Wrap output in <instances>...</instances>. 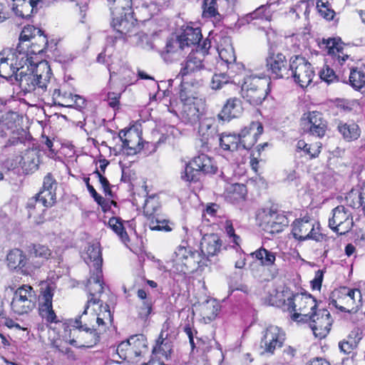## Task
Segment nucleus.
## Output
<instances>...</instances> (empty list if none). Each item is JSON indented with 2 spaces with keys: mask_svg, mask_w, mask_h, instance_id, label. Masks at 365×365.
Returning a JSON list of instances; mask_svg holds the SVG:
<instances>
[{
  "mask_svg": "<svg viewBox=\"0 0 365 365\" xmlns=\"http://www.w3.org/2000/svg\"><path fill=\"white\" fill-rule=\"evenodd\" d=\"M349 82L351 86L356 89L362 88L365 85L364 73L357 68L351 69L349 75Z\"/></svg>",
  "mask_w": 365,
  "mask_h": 365,
  "instance_id": "8fccbe9b",
  "label": "nucleus"
},
{
  "mask_svg": "<svg viewBox=\"0 0 365 365\" xmlns=\"http://www.w3.org/2000/svg\"><path fill=\"white\" fill-rule=\"evenodd\" d=\"M51 250L48 247L41 245H34L30 251L29 261L33 270L39 268L43 262L51 256Z\"/></svg>",
  "mask_w": 365,
  "mask_h": 365,
  "instance_id": "72a5a7b5",
  "label": "nucleus"
},
{
  "mask_svg": "<svg viewBox=\"0 0 365 365\" xmlns=\"http://www.w3.org/2000/svg\"><path fill=\"white\" fill-rule=\"evenodd\" d=\"M292 233L299 241L313 240L322 242L324 237L319 232V226L315 227V221L307 217L295 220L292 225Z\"/></svg>",
  "mask_w": 365,
  "mask_h": 365,
  "instance_id": "f8f14e48",
  "label": "nucleus"
},
{
  "mask_svg": "<svg viewBox=\"0 0 365 365\" xmlns=\"http://www.w3.org/2000/svg\"><path fill=\"white\" fill-rule=\"evenodd\" d=\"M113 1L114 6L111 8L113 16L112 26L120 34H127L133 26L128 20L131 14V0H108Z\"/></svg>",
  "mask_w": 365,
  "mask_h": 365,
  "instance_id": "1a4fd4ad",
  "label": "nucleus"
},
{
  "mask_svg": "<svg viewBox=\"0 0 365 365\" xmlns=\"http://www.w3.org/2000/svg\"><path fill=\"white\" fill-rule=\"evenodd\" d=\"M200 314L205 323H210L215 319L220 309L218 302L213 299H207L205 302L196 306Z\"/></svg>",
  "mask_w": 365,
  "mask_h": 365,
  "instance_id": "473e14b6",
  "label": "nucleus"
},
{
  "mask_svg": "<svg viewBox=\"0 0 365 365\" xmlns=\"http://www.w3.org/2000/svg\"><path fill=\"white\" fill-rule=\"evenodd\" d=\"M231 81V76L227 73H221L219 74H215L212 76L210 86L212 89L217 90L220 89L224 85Z\"/></svg>",
  "mask_w": 365,
  "mask_h": 365,
  "instance_id": "4d7b16f0",
  "label": "nucleus"
},
{
  "mask_svg": "<svg viewBox=\"0 0 365 365\" xmlns=\"http://www.w3.org/2000/svg\"><path fill=\"white\" fill-rule=\"evenodd\" d=\"M222 242L216 234L205 235L200 242L201 252L207 257L215 256L220 251Z\"/></svg>",
  "mask_w": 365,
  "mask_h": 365,
  "instance_id": "2f4dec72",
  "label": "nucleus"
},
{
  "mask_svg": "<svg viewBox=\"0 0 365 365\" xmlns=\"http://www.w3.org/2000/svg\"><path fill=\"white\" fill-rule=\"evenodd\" d=\"M301 125L304 132L320 138L325 135L327 130V122L318 111L304 113L301 118Z\"/></svg>",
  "mask_w": 365,
  "mask_h": 365,
  "instance_id": "a211bd4d",
  "label": "nucleus"
},
{
  "mask_svg": "<svg viewBox=\"0 0 365 365\" xmlns=\"http://www.w3.org/2000/svg\"><path fill=\"white\" fill-rule=\"evenodd\" d=\"M317 8L318 9L319 13L324 19L327 20L333 19L335 12L331 8L330 4L327 0H317Z\"/></svg>",
  "mask_w": 365,
  "mask_h": 365,
  "instance_id": "5fc2aeb1",
  "label": "nucleus"
},
{
  "mask_svg": "<svg viewBox=\"0 0 365 365\" xmlns=\"http://www.w3.org/2000/svg\"><path fill=\"white\" fill-rule=\"evenodd\" d=\"M338 129L347 141L356 140L360 136V129L356 123H342L338 125Z\"/></svg>",
  "mask_w": 365,
  "mask_h": 365,
  "instance_id": "a19ab883",
  "label": "nucleus"
},
{
  "mask_svg": "<svg viewBox=\"0 0 365 365\" xmlns=\"http://www.w3.org/2000/svg\"><path fill=\"white\" fill-rule=\"evenodd\" d=\"M219 0H204L202 5V16L205 18H217L220 14L217 11V1Z\"/></svg>",
  "mask_w": 365,
  "mask_h": 365,
  "instance_id": "603ef678",
  "label": "nucleus"
},
{
  "mask_svg": "<svg viewBox=\"0 0 365 365\" xmlns=\"http://www.w3.org/2000/svg\"><path fill=\"white\" fill-rule=\"evenodd\" d=\"M362 296L359 289L340 287L331 292L330 304L344 312H356L361 305Z\"/></svg>",
  "mask_w": 365,
  "mask_h": 365,
  "instance_id": "39448f33",
  "label": "nucleus"
},
{
  "mask_svg": "<svg viewBox=\"0 0 365 365\" xmlns=\"http://www.w3.org/2000/svg\"><path fill=\"white\" fill-rule=\"evenodd\" d=\"M93 174L95 175L98 178V181L101 183L105 194L112 197L113 193H112V190L110 189V185L108 182V180H107V178L106 177H104L103 175V173H101L98 169H96L93 172Z\"/></svg>",
  "mask_w": 365,
  "mask_h": 365,
  "instance_id": "0e129e2a",
  "label": "nucleus"
},
{
  "mask_svg": "<svg viewBox=\"0 0 365 365\" xmlns=\"http://www.w3.org/2000/svg\"><path fill=\"white\" fill-rule=\"evenodd\" d=\"M202 108H200L198 101L184 103L182 109V118L185 123L194 125L200 121L202 115Z\"/></svg>",
  "mask_w": 365,
  "mask_h": 365,
  "instance_id": "7c9ffc66",
  "label": "nucleus"
},
{
  "mask_svg": "<svg viewBox=\"0 0 365 365\" xmlns=\"http://www.w3.org/2000/svg\"><path fill=\"white\" fill-rule=\"evenodd\" d=\"M354 226L352 213L344 206L339 205L331 210L329 227L340 235L349 232Z\"/></svg>",
  "mask_w": 365,
  "mask_h": 365,
  "instance_id": "4468645a",
  "label": "nucleus"
},
{
  "mask_svg": "<svg viewBox=\"0 0 365 365\" xmlns=\"http://www.w3.org/2000/svg\"><path fill=\"white\" fill-rule=\"evenodd\" d=\"M91 304L87 303L83 313L74 319H70L68 327H80L86 329H97L101 331H106L108 324L113 321V317L109 307L106 305L103 307L102 304L98 306L100 312L97 313L96 309L91 308Z\"/></svg>",
  "mask_w": 365,
  "mask_h": 365,
  "instance_id": "f03ea898",
  "label": "nucleus"
},
{
  "mask_svg": "<svg viewBox=\"0 0 365 365\" xmlns=\"http://www.w3.org/2000/svg\"><path fill=\"white\" fill-rule=\"evenodd\" d=\"M153 302L152 299L140 301L138 305V315L142 319H147L152 312Z\"/></svg>",
  "mask_w": 365,
  "mask_h": 365,
  "instance_id": "680f3d73",
  "label": "nucleus"
},
{
  "mask_svg": "<svg viewBox=\"0 0 365 365\" xmlns=\"http://www.w3.org/2000/svg\"><path fill=\"white\" fill-rule=\"evenodd\" d=\"M185 49L182 47L180 41L178 38H170L167 41L165 49L161 53L162 57L166 61L177 60L182 55V51Z\"/></svg>",
  "mask_w": 365,
  "mask_h": 365,
  "instance_id": "c9c22d12",
  "label": "nucleus"
},
{
  "mask_svg": "<svg viewBox=\"0 0 365 365\" xmlns=\"http://www.w3.org/2000/svg\"><path fill=\"white\" fill-rule=\"evenodd\" d=\"M175 255L174 267L178 272L182 274L195 271L202 259L198 251H192L184 246H179L175 251Z\"/></svg>",
  "mask_w": 365,
  "mask_h": 365,
  "instance_id": "6e6552de",
  "label": "nucleus"
},
{
  "mask_svg": "<svg viewBox=\"0 0 365 365\" xmlns=\"http://www.w3.org/2000/svg\"><path fill=\"white\" fill-rule=\"evenodd\" d=\"M108 225L120 237L123 242H125L128 241V235L119 218H110Z\"/></svg>",
  "mask_w": 365,
  "mask_h": 365,
  "instance_id": "3c124183",
  "label": "nucleus"
},
{
  "mask_svg": "<svg viewBox=\"0 0 365 365\" xmlns=\"http://www.w3.org/2000/svg\"><path fill=\"white\" fill-rule=\"evenodd\" d=\"M128 339L137 356H139L143 350L147 348V340L143 334L133 335Z\"/></svg>",
  "mask_w": 365,
  "mask_h": 365,
  "instance_id": "de8ad7c7",
  "label": "nucleus"
},
{
  "mask_svg": "<svg viewBox=\"0 0 365 365\" xmlns=\"http://www.w3.org/2000/svg\"><path fill=\"white\" fill-rule=\"evenodd\" d=\"M56 198V191L41 190L27 202L29 217L33 218L36 224L42 223L44 220L46 209L54 205Z\"/></svg>",
  "mask_w": 365,
  "mask_h": 365,
  "instance_id": "423d86ee",
  "label": "nucleus"
},
{
  "mask_svg": "<svg viewBox=\"0 0 365 365\" xmlns=\"http://www.w3.org/2000/svg\"><path fill=\"white\" fill-rule=\"evenodd\" d=\"M310 317L307 322L314 336L319 339L324 338L329 334L332 324L329 312L325 309H319Z\"/></svg>",
  "mask_w": 365,
  "mask_h": 365,
  "instance_id": "f3484780",
  "label": "nucleus"
},
{
  "mask_svg": "<svg viewBox=\"0 0 365 365\" xmlns=\"http://www.w3.org/2000/svg\"><path fill=\"white\" fill-rule=\"evenodd\" d=\"M102 269L93 270L87 280L86 287L88 293L87 303L93 306L98 305L101 302L100 297L104 291Z\"/></svg>",
  "mask_w": 365,
  "mask_h": 365,
  "instance_id": "aec40b11",
  "label": "nucleus"
},
{
  "mask_svg": "<svg viewBox=\"0 0 365 365\" xmlns=\"http://www.w3.org/2000/svg\"><path fill=\"white\" fill-rule=\"evenodd\" d=\"M320 145L317 143L307 144L304 140H300L297 143V150L303 151L305 155H309L311 158L318 156L320 153Z\"/></svg>",
  "mask_w": 365,
  "mask_h": 365,
  "instance_id": "49530a36",
  "label": "nucleus"
},
{
  "mask_svg": "<svg viewBox=\"0 0 365 365\" xmlns=\"http://www.w3.org/2000/svg\"><path fill=\"white\" fill-rule=\"evenodd\" d=\"M287 309L293 312L292 319L297 322H307L312 313L317 311L316 299L309 294L297 293L287 301Z\"/></svg>",
  "mask_w": 365,
  "mask_h": 365,
  "instance_id": "20e7f679",
  "label": "nucleus"
},
{
  "mask_svg": "<svg viewBox=\"0 0 365 365\" xmlns=\"http://www.w3.org/2000/svg\"><path fill=\"white\" fill-rule=\"evenodd\" d=\"M88 190L93 197L94 200L102 207V210L106 212L108 207V202L101 196L100 195L93 186L90 184H88Z\"/></svg>",
  "mask_w": 365,
  "mask_h": 365,
  "instance_id": "e2e57ef3",
  "label": "nucleus"
},
{
  "mask_svg": "<svg viewBox=\"0 0 365 365\" xmlns=\"http://www.w3.org/2000/svg\"><path fill=\"white\" fill-rule=\"evenodd\" d=\"M82 257L85 262L90 267V272L101 269L103 258L100 247L98 245H89Z\"/></svg>",
  "mask_w": 365,
  "mask_h": 365,
  "instance_id": "c85d7f7f",
  "label": "nucleus"
},
{
  "mask_svg": "<svg viewBox=\"0 0 365 365\" xmlns=\"http://www.w3.org/2000/svg\"><path fill=\"white\" fill-rule=\"evenodd\" d=\"M240 101L236 98H230L227 101L218 118L222 120H230L232 118H237L242 113Z\"/></svg>",
  "mask_w": 365,
  "mask_h": 365,
  "instance_id": "f704fd0d",
  "label": "nucleus"
},
{
  "mask_svg": "<svg viewBox=\"0 0 365 365\" xmlns=\"http://www.w3.org/2000/svg\"><path fill=\"white\" fill-rule=\"evenodd\" d=\"M285 339L284 331L277 326L270 325L262 332L259 343L262 354H272L277 348L282 346Z\"/></svg>",
  "mask_w": 365,
  "mask_h": 365,
  "instance_id": "2eb2a0df",
  "label": "nucleus"
},
{
  "mask_svg": "<svg viewBox=\"0 0 365 365\" xmlns=\"http://www.w3.org/2000/svg\"><path fill=\"white\" fill-rule=\"evenodd\" d=\"M118 135L123 143V148L127 150L128 155L135 154L143 148L140 143L141 138L137 133L130 130H121Z\"/></svg>",
  "mask_w": 365,
  "mask_h": 365,
  "instance_id": "a878e982",
  "label": "nucleus"
},
{
  "mask_svg": "<svg viewBox=\"0 0 365 365\" xmlns=\"http://www.w3.org/2000/svg\"><path fill=\"white\" fill-rule=\"evenodd\" d=\"M69 327V344L75 347H92L100 340V335L104 331L97 329L84 327Z\"/></svg>",
  "mask_w": 365,
  "mask_h": 365,
  "instance_id": "9b49d317",
  "label": "nucleus"
},
{
  "mask_svg": "<svg viewBox=\"0 0 365 365\" xmlns=\"http://www.w3.org/2000/svg\"><path fill=\"white\" fill-rule=\"evenodd\" d=\"M47 44V38L41 31V33L38 34L37 36L31 42V46L32 48L31 52L34 53H39L46 48Z\"/></svg>",
  "mask_w": 365,
  "mask_h": 365,
  "instance_id": "864d4df0",
  "label": "nucleus"
},
{
  "mask_svg": "<svg viewBox=\"0 0 365 365\" xmlns=\"http://www.w3.org/2000/svg\"><path fill=\"white\" fill-rule=\"evenodd\" d=\"M218 53L221 59L220 66L225 64V66H229L231 68L235 66L238 68L242 67V63L236 62L235 51L231 45H228L226 47H219Z\"/></svg>",
  "mask_w": 365,
  "mask_h": 365,
  "instance_id": "58836bf2",
  "label": "nucleus"
},
{
  "mask_svg": "<svg viewBox=\"0 0 365 365\" xmlns=\"http://www.w3.org/2000/svg\"><path fill=\"white\" fill-rule=\"evenodd\" d=\"M68 339L69 332L66 333L63 339L60 337L53 339V340L51 341V345L53 348L56 349L60 352L67 354L70 351V349L67 346V344H69Z\"/></svg>",
  "mask_w": 365,
  "mask_h": 365,
  "instance_id": "bf43d9fd",
  "label": "nucleus"
},
{
  "mask_svg": "<svg viewBox=\"0 0 365 365\" xmlns=\"http://www.w3.org/2000/svg\"><path fill=\"white\" fill-rule=\"evenodd\" d=\"M365 190L361 191L357 189H351L346 195L345 200L347 205L354 209L361 208L364 204Z\"/></svg>",
  "mask_w": 365,
  "mask_h": 365,
  "instance_id": "37998d69",
  "label": "nucleus"
},
{
  "mask_svg": "<svg viewBox=\"0 0 365 365\" xmlns=\"http://www.w3.org/2000/svg\"><path fill=\"white\" fill-rule=\"evenodd\" d=\"M17 126L11 115L3 116L0 120V138L4 139V147L14 145L18 143Z\"/></svg>",
  "mask_w": 365,
  "mask_h": 365,
  "instance_id": "4be33fe9",
  "label": "nucleus"
},
{
  "mask_svg": "<svg viewBox=\"0 0 365 365\" xmlns=\"http://www.w3.org/2000/svg\"><path fill=\"white\" fill-rule=\"evenodd\" d=\"M215 120L212 118H205L199 125V133L202 135H212L215 133Z\"/></svg>",
  "mask_w": 365,
  "mask_h": 365,
  "instance_id": "13d9d810",
  "label": "nucleus"
},
{
  "mask_svg": "<svg viewBox=\"0 0 365 365\" xmlns=\"http://www.w3.org/2000/svg\"><path fill=\"white\" fill-rule=\"evenodd\" d=\"M8 266L11 269H19L26 274L33 272L30 261L26 262V256L23 252L19 249H14L10 251L7 255Z\"/></svg>",
  "mask_w": 365,
  "mask_h": 365,
  "instance_id": "393cba45",
  "label": "nucleus"
},
{
  "mask_svg": "<svg viewBox=\"0 0 365 365\" xmlns=\"http://www.w3.org/2000/svg\"><path fill=\"white\" fill-rule=\"evenodd\" d=\"M252 255L260 262L261 265L265 267L273 265L276 259L275 254L264 247L258 249Z\"/></svg>",
  "mask_w": 365,
  "mask_h": 365,
  "instance_id": "c03bdc74",
  "label": "nucleus"
},
{
  "mask_svg": "<svg viewBox=\"0 0 365 365\" xmlns=\"http://www.w3.org/2000/svg\"><path fill=\"white\" fill-rule=\"evenodd\" d=\"M289 78H293L301 87H307L314 76L312 66L304 57L292 56L289 59Z\"/></svg>",
  "mask_w": 365,
  "mask_h": 365,
  "instance_id": "0eeeda50",
  "label": "nucleus"
},
{
  "mask_svg": "<svg viewBox=\"0 0 365 365\" xmlns=\"http://www.w3.org/2000/svg\"><path fill=\"white\" fill-rule=\"evenodd\" d=\"M230 192L236 195V199L244 198L247 193L246 186L243 184L235 183L230 185Z\"/></svg>",
  "mask_w": 365,
  "mask_h": 365,
  "instance_id": "338daca9",
  "label": "nucleus"
},
{
  "mask_svg": "<svg viewBox=\"0 0 365 365\" xmlns=\"http://www.w3.org/2000/svg\"><path fill=\"white\" fill-rule=\"evenodd\" d=\"M160 203L159 198L156 196H149L143 206V213L148 220L155 218L160 215Z\"/></svg>",
  "mask_w": 365,
  "mask_h": 365,
  "instance_id": "ea45409f",
  "label": "nucleus"
},
{
  "mask_svg": "<svg viewBox=\"0 0 365 365\" xmlns=\"http://www.w3.org/2000/svg\"><path fill=\"white\" fill-rule=\"evenodd\" d=\"M270 82L269 77L248 76L242 86L241 96L250 105H260L270 91Z\"/></svg>",
  "mask_w": 365,
  "mask_h": 365,
  "instance_id": "7ed1b4c3",
  "label": "nucleus"
},
{
  "mask_svg": "<svg viewBox=\"0 0 365 365\" xmlns=\"http://www.w3.org/2000/svg\"><path fill=\"white\" fill-rule=\"evenodd\" d=\"M219 140L220 147L225 150L233 152L240 148V138L238 135L222 133Z\"/></svg>",
  "mask_w": 365,
  "mask_h": 365,
  "instance_id": "79ce46f5",
  "label": "nucleus"
},
{
  "mask_svg": "<svg viewBox=\"0 0 365 365\" xmlns=\"http://www.w3.org/2000/svg\"><path fill=\"white\" fill-rule=\"evenodd\" d=\"M320 78L327 82L328 83L333 82L336 78V76L335 74V72L333 69L330 68L329 66H326L322 69V71L320 72Z\"/></svg>",
  "mask_w": 365,
  "mask_h": 365,
  "instance_id": "774afa93",
  "label": "nucleus"
},
{
  "mask_svg": "<svg viewBox=\"0 0 365 365\" xmlns=\"http://www.w3.org/2000/svg\"><path fill=\"white\" fill-rule=\"evenodd\" d=\"M53 289L51 287L47 286L42 292L39 298V314L48 322H55L56 315L53 309L52 299Z\"/></svg>",
  "mask_w": 365,
  "mask_h": 365,
  "instance_id": "5701e85b",
  "label": "nucleus"
},
{
  "mask_svg": "<svg viewBox=\"0 0 365 365\" xmlns=\"http://www.w3.org/2000/svg\"><path fill=\"white\" fill-rule=\"evenodd\" d=\"M116 352L119 358L124 360H133L137 357L135 351L130 344L129 339L120 343L117 347Z\"/></svg>",
  "mask_w": 365,
  "mask_h": 365,
  "instance_id": "a18cd8bd",
  "label": "nucleus"
},
{
  "mask_svg": "<svg viewBox=\"0 0 365 365\" xmlns=\"http://www.w3.org/2000/svg\"><path fill=\"white\" fill-rule=\"evenodd\" d=\"M178 38L180 41L182 47L185 48L199 43L202 38V34L200 28L187 26Z\"/></svg>",
  "mask_w": 365,
  "mask_h": 365,
  "instance_id": "e433bc0d",
  "label": "nucleus"
},
{
  "mask_svg": "<svg viewBox=\"0 0 365 365\" xmlns=\"http://www.w3.org/2000/svg\"><path fill=\"white\" fill-rule=\"evenodd\" d=\"M192 170H197L200 173L214 174L217 170V167L214 165L211 158L205 154H201L195 157L189 163V168L187 171L191 172Z\"/></svg>",
  "mask_w": 365,
  "mask_h": 365,
  "instance_id": "cd10ccee",
  "label": "nucleus"
},
{
  "mask_svg": "<svg viewBox=\"0 0 365 365\" xmlns=\"http://www.w3.org/2000/svg\"><path fill=\"white\" fill-rule=\"evenodd\" d=\"M31 57L19 67L14 81L25 94L37 91L38 93L46 91L48 83L52 76L51 69L46 61L34 63Z\"/></svg>",
  "mask_w": 365,
  "mask_h": 365,
  "instance_id": "f257e3e1",
  "label": "nucleus"
},
{
  "mask_svg": "<svg viewBox=\"0 0 365 365\" xmlns=\"http://www.w3.org/2000/svg\"><path fill=\"white\" fill-rule=\"evenodd\" d=\"M24 61H28V54L21 51L16 50L6 56L4 53H0V76L14 83L16 70L24 63Z\"/></svg>",
  "mask_w": 365,
  "mask_h": 365,
  "instance_id": "9d476101",
  "label": "nucleus"
},
{
  "mask_svg": "<svg viewBox=\"0 0 365 365\" xmlns=\"http://www.w3.org/2000/svg\"><path fill=\"white\" fill-rule=\"evenodd\" d=\"M148 220L150 221L149 227L152 230L165 232L172 230L171 227L168 225L169 221L164 219L160 215L156 216L155 218H150Z\"/></svg>",
  "mask_w": 365,
  "mask_h": 365,
  "instance_id": "09e8293b",
  "label": "nucleus"
},
{
  "mask_svg": "<svg viewBox=\"0 0 365 365\" xmlns=\"http://www.w3.org/2000/svg\"><path fill=\"white\" fill-rule=\"evenodd\" d=\"M39 151L36 148L25 150L21 156L20 164L26 174L33 173L38 168Z\"/></svg>",
  "mask_w": 365,
  "mask_h": 365,
  "instance_id": "c756f323",
  "label": "nucleus"
},
{
  "mask_svg": "<svg viewBox=\"0 0 365 365\" xmlns=\"http://www.w3.org/2000/svg\"><path fill=\"white\" fill-rule=\"evenodd\" d=\"M181 66L179 76L182 77L198 72L203 68L202 59L194 53H190Z\"/></svg>",
  "mask_w": 365,
  "mask_h": 365,
  "instance_id": "4c0bfd02",
  "label": "nucleus"
},
{
  "mask_svg": "<svg viewBox=\"0 0 365 365\" xmlns=\"http://www.w3.org/2000/svg\"><path fill=\"white\" fill-rule=\"evenodd\" d=\"M167 345L168 342H165L163 332L161 331L158 339L156 341V344L153 347V352L155 354H161L163 356H165L167 357V350L164 349L163 348V346H166Z\"/></svg>",
  "mask_w": 365,
  "mask_h": 365,
  "instance_id": "69168bd1",
  "label": "nucleus"
},
{
  "mask_svg": "<svg viewBox=\"0 0 365 365\" xmlns=\"http://www.w3.org/2000/svg\"><path fill=\"white\" fill-rule=\"evenodd\" d=\"M319 45L327 50L328 55L331 58L336 66H343L345 61L349 58V55L340 38H323Z\"/></svg>",
  "mask_w": 365,
  "mask_h": 365,
  "instance_id": "6ab92c4d",
  "label": "nucleus"
},
{
  "mask_svg": "<svg viewBox=\"0 0 365 365\" xmlns=\"http://www.w3.org/2000/svg\"><path fill=\"white\" fill-rule=\"evenodd\" d=\"M11 307L13 312L19 315L31 312L35 307L33 288L28 285L19 287L14 294Z\"/></svg>",
  "mask_w": 365,
  "mask_h": 365,
  "instance_id": "ddd939ff",
  "label": "nucleus"
},
{
  "mask_svg": "<svg viewBox=\"0 0 365 365\" xmlns=\"http://www.w3.org/2000/svg\"><path fill=\"white\" fill-rule=\"evenodd\" d=\"M41 33V30L34 27V26L28 25L24 26L20 36L19 41L21 43L26 41L31 42L38 34Z\"/></svg>",
  "mask_w": 365,
  "mask_h": 365,
  "instance_id": "6e6d98bb",
  "label": "nucleus"
},
{
  "mask_svg": "<svg viewBox=\"0 0 365 365\" xmlns=\"http://www.w3.org/2000/svg\"><path fill=\"white\" fill-rule=\"evenodd\" d=\"M14 3L12 10L15 14L21 18L29 19L34 13L37 12V5L40 0H11Z\"/></svg>",
  "mask_w": 365,
  "mask_h": 365,
  "instance_id": "bb28decb",
  "label": "nucleus"
},
{
  "mask_svg": "<svg viewBox=\"0 0 365 365\" xmlns=\"http://www.w3.org/2000/svg\"><path fill=\"white\" fill-rule=\"evenodd\" d=\"M288 223V219L283 213L269 210L263 215L261 226L265 232L274 235L281 232Z\"/></svg>",
  "mask_w": 365,
  "mask_h": 365,
  "instance_id": "412c9836",
  "label": "nucleus"
},
{
  "mask_svg": "<svg viewBox=\"0 0 365 365\" xmlns=\"http://www.w3.org/2000/svg\"><path fill=\"white\" fill-rule=\"evenodd\" d=\"M263 132V127L258 122L251 123L249 128L243 129L238 136L240 138V147L244 149H250L257 140V138Z\"/></svg>",
  "mask_w": 365,
  "mask_h": 365,
  "instance_id": "b1692460",
  "label": "nucleus"
},
{
  "mask_svg": "<svg viewBox=\"0 0 365 365\" xmlns=\"http://www.w3.org/2000/svg\"><path fill=\"white\" fill-rule=\"evenodd\" d=\"M268 7L267 6L262 5L255 9L253 12L250 13L247 15V19H264L266 21H269L271 18L270 12L268 11Z\"/></svg>",
  "mask_w": 365,
  "mask_h": 365,
  "instance_id": "052dcab7",
  "label": "nucleus"
},
{
  "mask_svg": "<svg viewBox=\"0 0 365 365\" xmlns=\"http://www.w3.org/2000/svg\"><path fill=\"white\" fill-rule=\"evenodd\" d=\"M266 67L275 78H289V62L281 53H275L272 48L268 51L266 58Z\"/></svg>",
  "mask_w": 365,
  "mask_h": 365,
  "instance_id": "dca6fc26",
  "label": "nucleus"
}]
</instances>
